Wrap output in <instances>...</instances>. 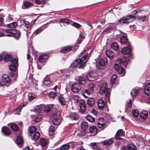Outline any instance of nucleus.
Returning a JSON list of instances; mask_svg holds the SVG:
<instances>
[{
  "label": "nucleus",
  "mask_w": 150,
  "mask_h": 150,
  "mask_svg": "<svg viewBox=\"0 0 150 150\" xmlns=\"http://www.w3.org/2000/svg\"><path fill=\"white\" fill-rule=\"evenodd\" d=\"M55 127L53 125H51L50 126L49 129V134L50 136H53L54 133Z\"/></svg>",
  "instance_id": "obj_39"
},
{
  "label": "nucleus",
  "mask_w": 150,
  "mask_h": 150,
  "mask_svg": "<svg viewBox=\"0 0 150 150\" xmlns=\"http://www.w3.org/2000/svg\"><path fill=\"white\" fill-rule=\"evenodd\" d=\"M97 105L98 108L100 110H103L104 107L105 103L104 100L102 99H99L97 101Z\"/></svg>",
  "instance_id": "obj_23"
},
{
  "label": "nucleus",
  "mask_w": 150,
  "mask_h": 150,
  "mask_svg": "<svg viewBox=\"0 0 150 150\" xmlns=\"http://www.w3.org/2000/svg\"><path fill=\"white\" fill-rule=\"evenodd\" d=\"M86 78L90 81H93L97 79V74L95 72L91 71L88 72L86 74Z\"/></svg>",
  "instance_id": "obj_5"
},
{
  "label": "nucleus",
  "mask_w": 150,
  "mask_h": 150,
  "mask_svg": "<svg viewBox=\"0 0 150 150\" xmlns=\"http://www.w3.org/2000/svg\"><path fill=\"white\" fill-rule=\"evenodd\" d=\"M2 131L5 135L8 136L11 134L10 129L6 127H2Z\"/></svg>",
  "instance_id": "obj_26"
},
{
  "label": "nucleus",
  "mask_w": 150,
  "mask_h": 150,
  "mask_svg": "<svg viewBox=\"0 0 150 150\" xmlns=\"http://www.w3.org/2000/svg\"><path fill=\"white\" fill-rule=\"evenodd\" d=\"M114 68L116 70V71L118 74H121L124 72V69L120 66V65L116 63H115Z\"/></svg>",
  "instance_id": "obj_19"
},
{
  "label": "nucleus",
  "mask_w": 150,
  "mask_h": 150,
  "mask_svg": "<svg viewBox=\"0 0 150 150\" xmlns=\"http://www.w3.org/2000/svg\"><path fill=\"white\" fill-rule=\"evenodd\" d=\"M117 77V75L116 74H114L111 78L110 82L111 83H113L115 80L116 79Z\"/></svg>",
  "instance_id": "obj_56"
},
{
  "label": "nucleus",
  "mask_w": 150,
  "mask_h": 150,
  "mask_svg": "<svg viewBox=\"0 0 150 150\" xmlns=\"http://www.w3.org/2000/svg\"><path fill=\"white\" fill-rule=\"evenodd\" d=\"M58 100L61 105H66L67 102L64 98L62 96L60 95L58 96Z\"/></svg>",
  "instance_id": "obj_29"
},
{
  "label": "nucleus",
  "mask_w": 150,
  "mask_h": 150,
  "mask_svg": "<svg viewBox=\"0 0 150 150\" xmlns=\"http://www.w3.org/2000/svg\"><path fill=\"white\" fill-rule=\"evenodd\" d=\"M113 139H111L102 141L101 143L104 146H110L113 142Z\"/></svg>",
  "instance_id": "obj_22"
},
{
  "label": "nucleus",
  "mask_w": 150,
  "mask_h": 150,
  "mask_svg": "<svg viewBox=\"0 0 150 150\" xmlns=\"http://www.w3.org/2000/svg\"><path fill=\"white\" fill-rule=\"evenodd\" d=\"M129 150H135L137 149V147L134 145L130 144L127 146Z\"/></svg>",
  "instance_id": "obj_54"
},
{
  "label": "nucleus",
  "mask_w": 150,
  "mask_h": 150,
  "mask_svg": "<svg viewBox=\"0 0 150 150\" xmlns=\"http://www.w3.org/2000/svg\"><path fill=\"white\" fill-rule=\"evenodd\" d=\"M23 139L21 137L18 136L17 137L16 140V143L18 147L20 148L23 147Z\"/></svg>",
  "instance_id": "obj_25"
},
{
  "label": "nucleus",
  "mask_w": 150,
  "mask_h": 150,
  "mask_svg": "<svg viewBox=\"0 0 150 150\" xmlns=\"http://www.w3.org/2000/svg\"><path fill=\"white\" fill-rule=\"evenodd\" d=\"M61 120L59 118H54L52 120V123L54 125L59 124Z\"/></svg>",
  "instance_id": "obj_47"
},
{
  "label": "nucleus",
  "mask_w": 150,
  "mask_h": 150,
  "mask_svg": "<svg viewBox=\"0 0 150 150\" xmlns=\"http://www.w3.org/2000/svg\"><path fill=\"white\" fill-rule=\"evenodd\" d=\"M132 47L131 45L129 44L127 47H124L121 50V52L123 54H128L131 52Z\"/></svg>",
  "instance_id": "obj_11"
},
{
  "label": "nucleus",
  "mask_w": 150,
  "mask_h": 150,
  "mask_svg": "<svg viewBox=\"0 0 150 150\" xmlns=\"http://www.w3.org/2000/svg\"><path fill=\"white\" fill-rule=\"evenodd\" d=\"M18 62V60L16 58L13 59L11 61V62L12 64H14L15 65H16Z\"/></svg>",
  "instance_id": "obj_64"
},
{
  "label": "nucleus",
  "mask_w": 150,
  "mask_h": 150,
  "mask_svg": "<svg viewBox=\"0 0 150 150\" xmlns=\"http://www.w3.org/2000/svg\"><path fill=\"white\" fill-rule=\"evenodd\" d=\"M60 22L68 24L70 23V21L68 19L62 18L60 20Z\"/></svg>",
  "instance_id": "obj_52"
},
{
  "label": "nucleus",
  "mask_w": 150,
  "mask_h": 150,
  "mask_svg": "<svg viewBox=\"0 0 150 150\" xmlns=\"http://www.w3.org/2000/svg\"><path fill=\"white\" fill-rule=\"evenodd\" d=\"M90 145L92 147V148L95 149H97L98 147L97 144L96 143H91L90 144Z\"/></svg>",
  "instance_id": "obj_62"
},
{
  "label": "nucleus",
  "mask_w": 150,
  "mask_h": 150,
  "mask_svg": "<svg viewBox=\"0 0 150 150\" xmlns=\"http://www.w3.org/2000/svg\"><path fill=\"white\" fill-rule=\"evenodd\" d=\"M132 106V101L130 99L129 102L127 103L126 104L125 112H129V109H130Z\"/></svg>",
  "instance_id": "obj_35"
},
{
  "label": "nucleus",
  "mask_w": 150,
  "mask_h": 150,
  "mask_svg": "<svg viewBox=\"0 0 150 150\" xmlns=\"http://www.w3.org/2000/svg\"><path fill=\"white\" fill-rule=\"evenodd\" d=\"M105 121L103 118H100L98 120L97 124L98 127L100 129V130H103L105 128Z\"/></svg>",
  "instance_id": "obj_10"
},
{
  "label": "nucleus",
  "mask_w": 150,
  "mask_h": 150,
  "mask_svg": "<svg viewBox=\"0 0 150 150\" xmlns=\"http://www.w3.org/2000/svg\"><path fill=\"white\" fill-rule=\"evenodd\" d=\"M29 131L30 134H33L36 130V128L34 126H31L29 128Z\"/></svg>",
  "instance_id": "obj_50"
},
{
  "label": "nucleus",
  "mask_w": 150,
  "mask_h": 150,
  "mask_svg": "<svg viewBox=\"0 0 150 150\" xmlns=\"http://www.w3.org/2000/svg\"><path fill=\"white\" fill-rule=\"evenodd\" d=\"M144 92L146 95L150 94V84L148 83L146 85L144 89Z\"/></svg>",
  "instance_id": "obj_34"
},
{
  "label": "nucleus",
  "mask_w": 150,
  "mask_h": 150,
  "mask_svg": "<svg viewBox=\"0 0 150 150\" xmlns=\"http://www.w3.org/2000/svg\"><path fill=\"white\" fill-rule=\"evenodd\" d=\"M79 106L80 107L79 112L81 113H83L86 110V105L84 100H80Z\"/></svg>",
  "instance_id": "obj_9"
},
{
  "label": "nucleus",
  "mask_w": 150,
  "mask_h": 150,
  "mask_svg": "<svg viewBox=\"0 0 150 150\" xmlns=\"http://www.w3.org/2000/svg\"><path fill=\"white\" fill-rule=\"evenodd\" d=\"M110 47L111 49L115 50L117 51L118 49L119 46L117 43L113 42L111 44Z\"/></svg>",
  "instance_id": "obj_40"
},
{
  "label": "nucleus",
  "mask_w": 150,
  "mask_h": 150,
  "mask_svg": "<svg viewBox=\"0 0 150 150\" xmlns=\"http://www.w3.org/2000/svg\"><path fill=\"white\" fill-rule=\"evenodd\" d=\"M148 112L147 111H143L140 114V116L142 119H146L148 116Z\"/></svg>",
  "instance_id": "obj_36"
},
{
  "label": "nucleus",
  "mask_w": 150,
  "mask_h": 150,
  "mask_svg": "<svg viewBox=\"0 0 150 150\" xmlns=\"http://www.w3.org/2000/svg\"><path fill=\"white\" fill-rule=\"evenodd\" d=\"M87 57V56L86 55L82 56L81 58H78L76 59L71 65L70 68H73L77 67Z\"/></svg>",
  "instance_id": "obj_4"
},
{
  "label": "nucleus",
  "mask_w": 150,
  "mask_h": 150,
  "mask_svg": "<svg viewBox=\"0 0 150 150\" xmlns=\"http://www.w3.org/2000/svg\"><path fill=\"white\" fill-rule=\"evenodd\" d=\"M33 5V4L29 2L28 1H26L23 3L22 5V8L23 9H25Z\"/></svg>",
  "instance_id": "obj_31"
},
{
  "label": "nucleus",
  "mask_w": 150,
  "mask_h": 150,
  "mask_svg": "<svg viewBox=\"0 0 150 150\" xmlns=\"http://www.w3.org/2000/svg\"><path fill=\"white\" fill-rule=\"evenodd\" d=\"M79 64L80 66L79 67V68L83 69L86 65V62H83V61H82Z\"/></svg>",
  "instance_id": "obj_60"
},
{
  "label": "nucleus",
  "mask_w": 150,
  "mask_h": 150,
  "mask_svg": "<svg viewBox=\"0 0 150 150\" xmlns=\"http://www.w3.org/2000/svg\"><path fill=\"white\" fill-rule=\"evenodd\" d=\"M43 30V28H39L35 30L33 33V35L35 36L39 34Z\"/></svg>",
  "instance_id": "obj_46"
},
{
  "label": "nucleus",
  "mask_w": 150,
  "mask_h": 150,
  "mask_svg": "<svg viewBox=\"0 0 150 150\" xmlns=\"http://www.w3.org/2000/svg\"><path fill=\"white\" fill-rule=\"evenodd\" d=\"M40 136L39 133L37 132L33 134V137H31V138L34 141L36 140L39 139Z\"/></svg>",
  "instance_id": "obj_44"
},
{
  "label": "nucleus",
  "mask_w": 150,
  "mask_h": 150,
  "mask_svg": "<svg viewBox=\"0 0 150 150\" xmlns=\"http://www.w3.org/2000/svg\"><path fill=\"white\" fill-rule=\"evenodd\" d=\"M62 75V78L63 80H65L69 77L70 73L68 70H61Z\"/></svg>",
  "instance_id": "obj_13"
},
{
  "label": "nucleus",
  "mask_w": 150,
  "mask_h": 150,
  "mask_svg": "<svg viewBox=\"0 0 150 150\" xmlns=\"http://www.w3.org/2000/svg\"><path fill=\"white\" fill-rule=\"evenodd\" d=\"M22 27L23 29L26 32V35L27 38H28L29 36V35L31 31V29L32 28L29 25H22Z\"/></svg>",
  "instance_id": "obj_20"
},
{
  "label": "nucleus",
  "mask_w": 150,
  "mask_h": 150,
  "mask_svg": "<svg viewBox=\"0 0 150 150\" xmlns=\"http://www.w3.org/2000/svg\"><path fill=\"white\" fill-rule=\"evenodd\" d=\"M81 88L80 84L78 83H76L72 85L71 90L72 92L74 93L78 92Z\"/></svg>",
  "instance_id": "obj_12"
},
{
  "label": "nucleus",
  "mask_w": 150,
  "mask_h": 150,
  "mask_svg": "<svg viewBox=\"0 0 150 150\" xmlns=\"http://www.w3.org/2000/svg\"><path fill=\"white\" fill-rule=\"evenodd\" d=\"M107 56L110 59L112 58L115 54L114 52L110 50H107L106 51Z\"/></svg>",
  "instance_id": "obj_32"
},
{
  "label": "nucleus",
  "mask_w": 150,
  "mask_h": 150,
  "mask_svg": "<svg viewBox=\"0 0 150 150\" xmlns=\"http://www.w3.org/2000/svg\"><path fill=\"white\" fill-rule=\"evenodd\" d=\"M107 62V59L106 57H104L99 60L97 66L99 69H103L104 66L105 65Z\"/></svg>",
  "instance_id": "obj_6"
},
{
  "label": "nucleus",
  "mask_w": 150,
  "mask_h": 150,
  "mask_svg": "<svg viewBox=\"0 0 150 150\" xmlns=\"http://www.w3.org/2000/svg\"><path fill=\"white\" fill-rule=\"evenodd\" d=\"M125 135V132L122 129H120L117 131L115 136V137L117 139L121 140L122 138H120V137H124Z\"/></svg>",
  "instance_id": "obj_14"
},
{
  "label": "nucleus",
  "mask_w": 150,
  "mask_h": 150,
  "mask_svg": "<svg viewBox=\"0 0 150 150\" xmlns=\"http://www.w3.org/2000/svg\"><path fill=\"white\" fill-rule=\"evenodd\" d=\"M135 19V17L132 15H129L125 18H122L118 20L119 24H128L129 23L133 22Z\"/></svg>",
  "instance_id": "obj_3"
},
{
  "label": "nucleus",
  "mask_w": 150,
  "mask_h": 150,
  "mask_svg": "<svg viewBox=\"0 0 150 150\" xmlns=\"http://www.w3.org/2000/svg\"><path fill=\"white\" fill-rule=\"evenodd\" d=\"M42 118V116L41 115H38L36 117L35 119V121L36 122H40Z\"/></svg>",
  "instance_id": "obj_59"
},
{
  "label": "nucleus",
  "mask_w": 150,
  "mask_h": 150,
  "mask_svg": "<svg viewBox=\"0 0 150 150\" xmlns=\"http://www.w3.org/2000/svg\"><path fill=\"white\" fill-rule=\"evenodd\" d=\"M86 119L88 121L93 122L95 121V119L92 116L88 115L86 117Z\"/></svg>",
  "instance_id": "obj_48"
},
{
  "label": "nucleus",
  "mask_w": 150,
  "mask_h": 150,
  "mask_svg": "<svg viewBox=\"0 0 150 150\" xmlns=\"http://www.w3.org/2000/svg\"><path fill=\"white\" fill-rule=\"evenodd\" d=\"M9 70L12 72H15L17 70V67L16 65H10L9 66Z\"/></svg>",
  "instance_id": "obj_51"
},
{
  "label": "nucleus",
  "mask_w": 150,
  "mask_h": 150,
  "mask_svg": "<svg viewBox=\"0 0 150 150\" xmlns=\"http://www.w3.org/2000/svg\"><path fill=\"white\" fill-rule=\"evenodd\" d=\"M27 103H22L20 104L16 109L15 110L16 112H20L23 108L25 106L27 105Z\"/></svg>",
  "instance_id": "obj_33"
},
{
  "label": "nucleus",
  "mask_w": 150,
  "mask_h": 150,
  "mask_svg": "<svg viewBox=\"0 0 150 150\" xmlns=\"http://www.w3.org/2000/svg\"><path fill=\"white\" fill-rule=\"evenodd\" d=\"M72 49V47L71 46H67L62 49L60 52L62 53H67L70 51Z\"/></svg>",
  "instance_id": "obj_30"
},
{
  "label": "nucleus",
  "mask_w": 150,
  "mask_h": 150,
  "mask_svg": "<svg viewBox=\"0 0 150 150\" xmlns=\"http://www.w3.org/2000/svg\"><path fill=\"white\" fill-rule=\"evenodd\" d=\"M52 81L51 80V76L47 75L43 79L42 82L45 85H47L51 84Z\"/></svg>",
  "instance_id": "obj_17"
},
{
  "label": "nucleus",
  "mask_w": 150,
  "mask_h": 150,
  "mask_svg": "<svg viewBox=\"0 0 150 150\" xmlns=\"http://www.w3.org/2000/svg\"><path fill=\"white\" fill-rule=\"evenodd\" d=\"M81 126V129L83 130H86L88 127V123L86 122H82Z\"/></svg>",
  "instance_id": "obj_41"
},
{
  "label": "nucleus",
  "mask_w": 150,
  "mask_h": 150,
  "mask_svg": "<svg viewBox=\"0 0 150 150\" xmlns=\"http://www.w3.org/2000/svg\"><path fill=\"white\" fill-rule=\"evenodd\" d=\"M2 80L4 83H2L1 84V86H3L5 84V83H9L11 82V79L10 76L8 75L4 74L2 76Z\"/></svg>",
  "instance_id": "obj_15"
},
{
  "label": "nucleus",
  "mask_w": 150,
  "mask_h": 150,
  "mask_svg": "<svg viewBox=\"0 0 150 150\" xmlns=\"http://www.w3.org/2000/svg\"><path fill=\"white\" fill-rule=\"evenodd\" d=\"M99 94L102 96L104 95L105 98L109 100L110 95V90L108 88V85L106 83H102L99 90Z\"/></svg>",
  "instance_id": "obj_2"
},
{
  "label": "nucleus",
  "mask_w": 150,
  "mask_h": 150,
  "mask_svg": "<svg viewBox=\"0 0 150 150\" xmlns=\"http://www.w3.org/2000/svg\"><path fill=\"white\" fill-rule=\"evenodd\" d=\"M132 114L134 117H137L139 115V111L137 110H134L132 111Z\"/></svg>",
  "instance_id": "obj_57"
},
{
  "label": "nucleus",
  "mask_w": 150,
  "mask_h": 150,
  "mask_svg": "<svg viewBox=\"0 0 150 150\" xmlns=\"http://www.w3.org/2000/svg\"><path fill=\"white\" fill-rule=\"evenodd\" d=\"M11 129L14 131H17L19 130L18 126L15 123H12L11 125Z\"/></svg>",
  "instance_id": "obj_43"
},
{
  "label": "nucleus",
  "mask_w": 150,
  "mask_h": 150,
  "mask_svg": "<svg viewBox=\"0 0 150 150\" xmlns=\"http://www.w3.org/2000/svg\"><path fill=\"white\" fill-rule=\"evenodd\" d=\"M82 92L86 93V94L88 95H89L91 94V91L89 90H87L86 89H84L82 90Z\"/></svg>",
  "instance_id": "obj_63"
},
{
  "label": "nucleus",
  "mask_w": 150,
  "mask_h": 150,
  "mask_svg": "<svg viewBox=\"0 0 150 150\" xmlns=\"http://www.w3.org/2000/svg\"><path fill=\"white\" fill-rule=\"evenodd\" d=\"M72 98L75 102L76 103H79L80 100H81L80 98L77 96L73 95Z\"/></svg>",
  "instance_id": "obj_49"
},
{
  "label": "nucleus",
  "mask_w": 150,
  "mask_h": 150,
  "mask_svg": "<svg viewBox=\"0 0 150 150\" xmlns=\"http://www.w3.org/2000/svg\"><path fill=\"white\" fill-rule=\"evenodd\" d=\"M128 62V60L127 58L124 56L118 58L117 60L116 63L121 65H122L125 67L126 66Z\"/></svg>",
  "instance_id": "obj_7"
},
{
  "label": "nucleus",
  "mask_w": 150,
  "mask_h": 150,
  "mask_svg": "<svg viewBox=\"0 0 150 150\" xmlns=\"http://www.w3.org/2000/svg\"><path fill=\"white\" fill-rule=\"evenodd\" d=\"M39 143L43 149H45L47 147L49 142L48 139L44 138H41L40 139Z\"/></svg>",
  "instance_id": "obj_8"
},
{
  "label": "nucleus",
  "mask_w": 150,
  "mask_h": 150,
  "mask_svg": "<svg viewBox=\"0 0 150 150\" xmlns=\"http://www.w3.org/2000/svg\"><path fill=\"white\" fill-rule=\"evenodd\" d=\"M17 25L16 22H13L8 24L7 26L10 28H14L16 27Z\"/></svg>",
  "instance_id": "obj_55"
},
{
  "label": "nucleus",
  "mask_w": 150,
  "mask_h": 150,
  "mask_svg": "<svg viewBox=\"0 0 150 150\" xmlns=\"http://www.w3.org/2000/svg\"><path fill=\"white\" fill-rule=\"evenodd\" d=\"M78 134L80 137H83L85 136L86 134V130H83L81 131L80 132L78 133Z\"/></svg>",
  "instance_id": "obj_58"
},
{
  "label": "nucleus",
  "mask_w": 150,
  "mask_h": 150,
  "mask_svg": "<svg viewBox=\"0 0 150 150\" xmlns=\"http://www.w3.org/2000/svg\"><path fill=\"white\" fill-rule=\"evenodd\" d=\"M49 96L50 98L54 99L56 97V94L52 92H50L49 94Z\"/></svg>",
  "instance_id": "obj_61"
},
{
  "label": "nucleus",
  "mask_w": 150,
  "mask_h": 150,
  "mask_svg": "<svg viewBox=\"0 0 150 150\" xmlns=\"http://www.w3.org/2000/svg\"><path fill=\"white\" fill-rule=\"evenodd\" d=\"M12 56L10 54H7L4 56V60L6 62L10 61L12 59Z\"/></svg>",
  "instance_id": "obj_53"
},
{
  "label": "nucleus",
  "mask_w": 150,
  "mask_h": 150,
  "mask_svg": "<svg viewBox=\"0 0 150 150\" xmlns=\"http://www.w3.org/2000/svg\"><path fill=\"white\" fill-rule=\"evenodd\" d=\"M89 130L90 133L93 134L92 135H94L97 134V129L96 127L94 126H90L89 127Z\"/></svg>",
  "instance_id": "obj_28"
},
{
  "label": "nucleus",
  "mask_w": 150,
  "mask_h": 150,
  "mask_svg": "<svg viewBox=\"0 0 150 150\" xmlns=\"http://www.w3.org/2000/svg\"><path fill=\"white\" fill-rule=\"evenodd\" d=\"M148 16H142L139 17L138 19L141 22H144L146 21L148 19Z\"/></svg>",
  "instance_id": "obj_42"
},
{
  "label": "nucleus",
  "mask_w": 150,
  "mask_h": 150,
  "mask_svg": "<svg viewBox=\"0 0 150 150\" xmlns=\"http://www.w3.org/2000/svg\"><path fill=\"white\" fill-rule=\"evenodd\" d=\"M95 100L93 98H90L88 99L87 101V104L89 107H91L93 106L95 103Z\"/></svg>",
  "instance_id": "obj_37"
},
{
  "label": "nucleus",
  "mask_w": 150,
  "mask_h": 150,
  "mask_svg": "<svg viewBox=\"0 0 150 150\" xmlns=\"http://www.w3.org/2000/svg\"><path fill=\"white\" fill-rule=\"evenodd\" d=\"M69 117L71 120H77L79 118V116L76 113L73 112L69 115Z\"/></svg>",
  "instance_id": "obj_27"
},
{
  "label": "nucleus",
  "mask_w": 150,
  "mask_h": 150,
  "mask_svg": "<svg viewBox=\"0 0 150 150\" xmlns=\"http://www.w3.org/2000/svg\"><path fill=\"white\" fill-rule=\"evenodd\" d=\"M52 107V105H47L45 106L44 108V111L46 113L49 112L51 109Z\"/></svg>",
  "instance_id": "obj_38"
},
{
  "label": "nucleus",
  "mask_w": 150,
  "mask_h": 150,
  "mask_svg": "<svg viewBox=\"0 0 150 150\" xmlns=\"http://www.w3.org/2000/svg\"><path fill=\"white\" fill-rule=\"evenodd\" d=\"M140 89L139 87L134 88L131 92L130 94L132 96H136L138 95Z\"/></svg>",
  "instance_id": "obj_24"
},
{
  "label": "nucleus",
  "mask_w": 150,
  "mask_h": 150,
  "mask_svg": "<svg viewBox=\"0 0 150 150\" xmlns=\"http://www.w3.org/2000/svg\"><path fill=\"white\" fill-rule=\"evenodd\" d=\"M120 43L122 45H129V44H131L128 39L126 36L122 37L120 39Z\"/></svg>",
  "instance_id": "obj_18"
},
{
  "label": "nucleus",
  "mask_w": 150,
  "mask_h": 150,
  "mask_svg": "<svg viewBox=\"0 0 150 150\" xmlns=\"http://www.w3.org/2000/svg\"><path fill=\"white\" fill-rule=\"evenodd\" d=\"M49 57V55L48 54H43L39 56L38 60L40 63H43L47 61Z\"/></svg>",
  "instance_id": "obj_16"
},
{
  "label": "nucleus",
  "mask_w": 150,
  "mask_h": 150,
  "mask_svg": "<svg viewBox=\"0 0 150 150\" xmlns=\"http://www.w3.org/2000/svg\"><path fill=\"white\" fill-rule=\"evenodd\" d=\"M6 32L9 34L4 35L3 33H0L1 36L13 37L18 40L19 39L21 35V33L19 31H17L14 29H7L6 30Z\"/></svg>",
  "instance_id": "obj_1"
},
{
  "label": "nucleus",
  "mask_w": 150,
  "mask_h": 150,
  "mask_svg": "<svg viewBox=\"0 0 150 150\" xmlns=\"http://www.w3.org/2000/svg\"><path fill=\"white\" fill-rule=\"evenodd\" d=\"M70 147V146L68 143L64 144L62 145L60 148L61 150H67L69 149Z\"/></svg>",
  "instance_id": "obj_45"
},
{
  "label": "nucleus",
  "mask_w": 150,
  "mask_h": 150,
  "mask_svg": "<svg viewBox=\"0 0 150 150\" xmlns=\"http://www.w3.org/2000/svg\"><path fill=\"white\" fill-rule=\"evenodd\" d=\"M75 79L76 80V81L78 82V83L80 85L82 84L83 85L86 83V79L83 76H77L76 77Z\"/></svg>",
  "instance_id": "obj_21"
}]
</instances>
